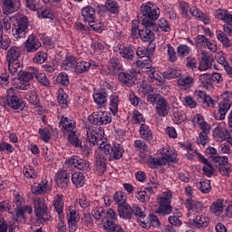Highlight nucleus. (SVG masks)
<instances>
[{"label": "nucleus", "mask_w": 232, "mask_h": 232, "mask_svg": "<svg viewBox=\"0 0 232 232\" xmlns=\"http://www.w3.org/2000/svg\"><path fill=\"white\" fill-rule=\"evenodd\" d=\"M86 140L92 146H99V150L104 154L109 155V160H120L124 155V148L121 143H114L113 145L104 142V140L99 139V133L97 130L87 129Z\"/></svg>", "instance_id": "obj_1"}, {"label": "nucleus", "mask_w": 232, "mask_h": 232, "mask_svg": "<svg viewBox=\"0 0 232 232\" xmlns=\"http://www.w3.org/2000/svg\"><path fill=\"white\" fill-rule=\"evenodd\" d=\"M14 203L16 207L14 208L15 213L13 214V220L24 224L26 222V215H32L34 208L30 205H24V198L19 193H15Z\"/></svg>", "instance_id": "obj_2"}, {"label": "nucleus", "mask_w": 232, "mask_h": 232, "mask_svg": "<svg viewBox=\"0 0 232 232\" xmlns=\"http://www.w3.org/2000/svg\"><path fill=\"white\" fill-rule=\"evenodd\" d=\"M140 14L142 24H155V21L160 17V8L155 4L148 2L141 5Z\"/></svg>", "instance_id": "obj_3"}, {"label": "nucleus", "mask_w": 232, "mask_h": 232, "mask_svg": "<svg viewBox=\"0 0 232 232\" xmlns=\"http://www.w3.org/2000/svg\"><path fill=\"white\" fill-rule=\"evenodd\" d=\"M59 126L67 131L68 140L72 146H79L81 140L77 137V125L74 120H70L68 117L62 116L59 121Z\"/></svg>", "instance_id": "obj_4"}, {"label": "nucleus", "mask_w": 232, "mask_h": 232, "mask_svg": "<svg viewBox=\"0 0 232 232\" xmlns=\"http://www.w3.org/2000/svg\"><path fill=\"white\" fill-rule=\"evenodd\" d=\"M171 191L163 192L162 196L158 197V208L155 209V213L160 217H166L173 213V207L171 206Z\"/></svg>", "instance_id": "obj_5"}, {"label": "nucleus", "mask_w": 232, "mask_h": 232, "mask_svg": "<svg viewBox=\"0 0 232 232\" xmlns=\"http://www.w3.org/2000/svg\"><path fill=\"white\" fill-rule=\"evenodd\" d=\"M28 24H30L28 16L21 14L15 18L14 27L12 28V33L14 39H24V37L26 36L28 32Z\"/></svg>", "instance_id": "obj_6"}, {"label": "nucleus", "mask_w": 232, "mask_h": 232, "mask_svg": "<svg viewBox=\"0 0 232 232\" xmlns=\"http://www.w3.org/2000/svg\"><path fill=\"white\" fill-rule=\"evenodd\" d=\"M88 121L91 124H94V126H106V124H110L112 121L111 113L95 111L89 115Z\"/></svg>", "instance_id": "obj_7"}, {"label": "nucleus", "mask_w": 232, "mask_h": 232, "mask_svg": "<svg viewBox=\"0 0 232 232\" xmlns=\"http://www.w3.org/2000/svg\"><path fill=\"white\" fill-rule=\"evenodd\" d=\"M6 102L12 110H21L24 101L19 95V92L14 87H11L7 90Z\"/></svg>", "instance_id": "obj_8"}, {"label": "nucleus", "mask_w": 232, "mask_h": 232, "mask_svg": "<svg viewBox=\"0 0 232 232\" xmlns=\"http://www.w3.org/2000/svg\"><path fill=\"white\" fill-rule=\"evenodd\" d=\"M198 70H199V72H207V70H211V66H213V56L211 53H209V52L202 49L198 52Z\"/></svg>", "instance_id": "obj_9"}, {"label": "nucleus", "mask_w": 232, "mask_h": 232, "mask_svg": "<svg viewBox=\"0 0 232 232\" xmlns=\"http://www.w3.org/2000/svg\"><path fill=\"white\" fill-rule=\"evenodd\" d=\"M34 208L35 217L38 218V220L41 223L46 222V219L44 218V215L48 213V207L44 203V200L41 198H35L34 199Z\"/></svg>", "instance_id": "obj_10"}, {"label": "nucleus", "mask_w": 232, "mask_h": 232, "mask_svg": "<svg viewBox=\"0 0 232 232\" xmlns=\"http://www.w3.org/2000/svg\"><path fill=\"white\" fill-rule=\"evenodd\" d=\"M144 29L141 30L140 33V39L143 41V43H153L155 41V33L153 32H159V28L156 24H143Z\"/></svg>", "instance_id": "obj_11"}, {"label": "nucleus", "mask_w": 232, "mask_h": 232, "mask_svg": "<svg viewBox=\"0 0 232 232\" xmlns=\"http://www.w3.org/2000/svg\"><path fill=\"white\" fill-rule=\"evenodd\" d=\"M155 110L159 117H167L169 113V110H171L169 102H168L164 96H159L156 101Z\"/></svg>", "instance_id": "obj_12"}, {"label": "nucleus", "mask_w": 232, "mask_h": 232, "mask_svg": "<svg viewBox=\"0 0 232 232\" xmlns=\"http://www.w3.org/2000/svg\"><path fill=\"white\" fill-rule=\"evenodd\" d=\"M66 164L71 168H75L81 171H88L90 169V162L77 156H72L66 160Z\"/></svg>", "instance_id": "obj_13"}, {"label": "nucleus", "mask_w": 232, "mask_h": 232, "mask_svg": "<svg viewBox=\"0 0 232 232\" xmlns=\"http://www.w3.org/2000/svg\"><path fill=\"white\" fill-rule=\"evenodd\" d=\"M1 3L5 15L15 14V12L21 9V1L19 0H1Z\"/></svg>", "instance_id": "obj_14"}, {"label": "nucleus", "mask_w": 232, "mask_h": 232, "mask_svg": "<svg viewBox=\"0 0 232 232\" xmlns=\"http://www.w3.org/2000/svg\"><path fill=\"white\" fill-rule=\"evenodd\" d=\"M53 208L57 212L58 218H64V196L57 194L53 199Z\"/></svg>", "instance_id": "obj_15"}, {"label": "nucleus", "mask_w": 232, "mask_h": 232, "mask_svg": "<svg viewBox=\"0 0 232 232\" xmlns=\"http://www.w3.org/2000/svg\"><path fill=\"white\" fill-rule=\"evenodd\" d=\"M55 182L58 188H65L70 184V173L66 170H60L55 175Z\"/></svg>", "instance_id": "obj_16"}, {"label": "nucleus", "mask_w": 232, "mask_h": 232, "mask_svg": "<svg viewBox=\"0 0 232 232\" xmlns=\"http://www.w3.org/2000/svg\"><path fill=\"white\" fill-rule=\"evenodd\" d=\"M24 46H25L26 52L34 53V52H37L39 48H41L42 44H41V41H39V38H37L34 34H31L26 40Z\"/></svg>", "instance_id": "obj_17"}, {"label": "nucleus", "mask_w": 232, "mask_h": 232, "mask_svg": "<svg viewBox=\"0 0 232 232\" xmlns=\"http://www.w3.org/2000/svg\"><path fill=\"white\" fill-rule=\"evenodd\" d=\"M32 191L34 195H43L52 191V183L46 179L42 180L36 186L32 187Z\"/></svg>", "instance_id": "obj_18"}, {"label": "nucleus", "mask_w": 232, "mask_h": 232, "mask_svg": "<svg viewBox=\"0 0 232 232\" xmlns=\"http://www.w3.org/2000/svg\"><path fill=\"white\" fill-rule=\"evenodd\" d=\"M232 102H222L220 101L218 103V110L215 111V117L218 121H224L226 119V114L229 110H231Z\"/></svg>", "instance_id": "obj_19"}, {"label": "nucleus", "mask_w": 232, "mask_h": 232, "mask_svg": "<svg viewBox=\"0 0 232 232\" xmlns=\"http://www.w3.org/2000/svg\"><path fill=\"white\" fill-rule=\"evenodd\" d=\"M121 70L122 64H121V60H119V58H112L109 61L106 70L109 75H117Z\"/></svg>", "instance_id": "obj_20"}, {"label": "nucleus", "mask_w": 232, "mask_h": 232, "mask_svg": "<svg viewBox=\"0 0 232 232\" xmlns=\"http://www.w3.org/2000/svg\"><path fill=\"white\" fill-rule=\"evenodd\" d=\"M119 53L121 57L127 61H133V57H135V51L133 50V47L126 44H121L119 46Z\"/></svg>", "instance_id": "obj_21"}, {"label": "nucleus", "mask_w": 232, "mask_h": 232, "mask_svg": "<svg viewBox=\"0 0 232 232\" xmlns=\"http://www.w3.org/2000/svg\"><path fill=\"white\" fill-rule=\"evenodd\" d=\"M153 52H155V44H150L148 48L138 47L136 54L140 57V59H151Z\"/></svg>", "instance_id": "obj_22"}, {"label": "nucleus", "mask_w": 232, "mask_h": 232, "mask_svg": "<svg viewBox=\"0 0 232 232\" xmlns=\"http://www.w3.org/2000/svg\"><path fill=\"white\" fill-rule=\"evenodd\" d=\"M118 214L121 218L130 220V218H133V208L130 204L125 203V205L118 207Z\"/></svg>", "instance_id": "obj_23"}, {"label": "nucleus", "mask_w": 232, "mask_h": 232, "mask_svg": "<svg viewBox=\"0 0 232 232\" xmlns=\"http://www.w3.org/2000/svg\"><path fill=\"white\" fill-rule=\"evenodd\" d=\"M82 17H83V21L92 24L95 21V8L92 7V5H87L83 7L81 11Z\"/></svg>", "instance_id": "obj_24"}, {"label": "nucleus", "mask_w": 232, "mask_h": 232, "mask_svg": "<svg viewBox=\"0 0 232 232\" xmlns=\"http://www.w3.org/2000/svg\"><path fill=\"white\" fill-rule=\"evenodd\" d=\"M142 227L150 229V227H160V219L155 214H150L149 218L141 221Z\"/></svg>", "instance_id": "obj_25"}, {"label": "nucleus", "mask_w": 232, "mask_h": 232, "mask_svg": "<svg viewBox=\"0 0 232 232\" xmlns=\"http://www.w3.org/2000/svg\"><path fill=\"white\" fill-rule=\"evenodd\" d=\"M140 137L146 142H151L153 140V131L146 123H141L140 127Z\"/></svg>", "instance_id": "obj_26"}, {"label": "nucleus", "mask_w": 232, "mask_h": 232, "mask_svg": "<svg viewBox=\"0 0 232 232\" xmlns=\"http://www.w3.org/2000/svg\"><path fill=\"white\" fill-rule=\"evenodd\" d=\"M163 162H165V166L167 162H175L177 160V154L172 148L167 147L163 148L161 157Z\"/></svg>", "instance_id": "obj_27"}, {"label": "nucleus", "mask_w": 232, "mask_h": 232, "mask_svg": "<svg viewBox=\"0 0 232 232\" xmlns=\"http://www.w3.org/2000/svg\"><path fill=\"white\" fill-rule=\"evenodd\" d=\"M21 57V49L17 46L11 47L6 53L5 61L6 63H13L19 61Z\"/></svg>", "instance_id": "obj_28"}, {"label": "nucleus", "mask_w": 232, "mask_h": 232, "mask_svg": "<svg viewBox=\"0 0 232 232\" xmlns=\"http://www.w3.org/2000/svg\"><path fill=\"white\" fill-rule=\"evenodd\" d=\"M77 65V58L73 55L65 56L64 60L62 62V68L67 72L71 70H75Z\"/></svg>", "instance_id": "obj_29"}, {"label": "nucleus", "mask_w": 232, "mask_h": 232, "mask_svg": "<svg viewBox=\"0 0 232 232\" xmlns=\"http://www.w3.org/2000/svg\"><path fill=\"white\" fill-rule=\"evenodd\" d=\"M191 15L193 17H196V19H198V21H201L204 23V24H210L211 22L209 20V16L208 14H204L198 7L195 6L190 10Z\"/></svg>", "instance_id": "obj_30"}, {"label": "nucleus", "mask_w": 232, "mask_h": 232, "mask_svg": "<svg viewBox=\"0 0 232 232\" xmlns=\"http://www.w3.org/2000/svg\"><path fill=\"white\" fill-rule=\"evenodd\" d=\"M214 16L218 21H223V23H229L232 21V14L226 9H218L214 12Z\"/></svg>", "instance_id": "obj_31"}, {"label": "nucleus", "mask_w": 232, "mask_h": 232, "mask_svg": "<svg viewBox=\"0 0 232 232\" xmlns=\"http://www.w3.org/2000/svg\"><path fill=\"white\" fill-rule=\"evenodd\" d=\"M118 79L121 84L124 86H128V88H131V86H135V82L133 81V75L128 72H119Z\"/></svg>", "instance_id": "obj_32"}, {"label": "nucleus", "mask_w": 232, "mask_h": 232, "mask_svg": "<svg viewBox=\"0 0 232 232\" xmlns=\"http://www.w3.org/2000/svg\"><path fill=\"white\" fill-rule=\"evenodd\" d=\"M209 224V218L206 215H198L193 219L192 226L194 227H197L198 229H200V227H208Z\"/></svg>", "instance_id": "obj_33"}, {"label": "nucleus", "mask_w": 232, "mask_h": 232, "mask_svg": "<svg viewBox=\"0 0 232 232\" xmlns=\"http://www.w3.org/2000/svg\"><path fill=\"white\" fill-rule=\"evenodd\" d=\"M94 102L98 104V106L104 107L108 104V93L104 91H100L93 93Z\"/></svg>", "instance_id": "obj_34"}, {"label": "nucleus", "mask_w": 232, "mask_h": 232, "mask_svg": "<svg viewBox=\"0 0 232 232\" xmlns=\"http://www.w3.org/2000/svg\"><path fill=\"white\" fill-rule=\"evenodd\" d=\"M12 84L16 90H28L30 88V82L22 76L19 78H14Z\"/></svg>", "instance_id": "obj_35"}, {"label": "nucleus", "mask_w": 232, "mask_h": 232, "mask_svg": "<svg viewBox=\"0 0 232 232\" xmlns=\"http://www.w3.org/2000/svg\"><path fill=\"white\" fill-rule=\"evenodd\" d=\"M192 122L194 126H198L199 130H208L211 128L209 123H208V121L204 120V116H202L201 114H196L192 120Z\"/></svg>", "instance_id": "obj_36"}, {"label": "nucleus", "mask_w": 232, "mask_h": 232, "mask_svg": "<svg viewBox=\"0 0 232 232\" xmlns=\"http://www.w3.org/2000/svg\"><path fill=\"white\" fill-rule=\"evenodd\" d=\"M134 66L140 68V70H149L150 72L153 68V62L151 58H141L134 63Z\"/></svg>", "instance_id": "obj_37"}, {"label": "nucleus", "mask_w": 232, "mask_h": 232, "mask_svg": "<svg viewBox=\"0 0 232 232\" xmlns=\"http://www.w3.org/2000/svg\"><path fill=\"white\" fill-rule=\"evenodd\" d=\"M128 196L124 191H116L113 195V202L117 204L118 208L128 204Z\"/></svg>", "instance_id": "obj_38"}, {"label": "nucleus", "mask_w": 232, "mask_h": 232, "mask_svg": "<svg viewBox=\"0 0 232 232\" xmlns=\"http://www.w3.org/2000/svg\"><path fill=\"white\" fill-rule=\"evenodd\" d=\"M105 6L107 7L109 14H112L113 15H119L121 12V5H119V3L117 1L107 0L105 2Z\"/></svg>", "instance_id": "obj_39"}, {"label": "nucleus", "mask_w": 232, "mask_h": 232, "mask_svg": "<svg viewBox=\"0 0 232 232\" xmlns=\"http://www.w3.org/2000/svg\"><path fill=\"white\" fill-rule=\"evenodd\" d=\"M198 82L206 88V90H213V82L211 81V74L203 73L198 76Z\"/></svg>", "instance_id": "obj_40"}, {"label": "nucleus", "mask_w": 232, "mask_h": 232, "mask_svg": "<svg viewBox=\"0 0 232 232\" xmlns=\"http://www.w3.org/2000/svg\"><path fill=\"white\" fill-rule=\"evenodd\" d=\"M216 37H217L218 41H219V43H221V44H223L224 48H231L232 47L231 40H229V38L227 37V34H226L225 32H222L220 30L216 31Z\"/></svg>", "instance_id": "obj_41"}, {"label": "nucleus", "mask_w": 232, "mask_h": 232, "mask_svg": "<svg viewBox=\"0 0 232 232\" xmlns=\"http://www.w3.org/2000/svg\"><path fill=\"white\" fill-rule=\"evenodd\" d=\"M185 205L188 208V209H190V211H202V202L195 200L192 198H187Z\"/></svg>", "instance_id": "obj_42"}, {"label": "nucleus", "mask_w": 232, "mask_h": 232, "mask_svg": "<svg viewBox=\"0 0 232 232\" xmlns=\"http://www.w3.org/2000/svg\"><path fill=\"white\" fill-rule=\"evenodd\" d=\"M7 66L12 75H20L21 72H23V64L19 60L16 62H7Z\"/></svg>", "instance_id": "obj_43"}, {"label": "nucleus", "mask_w": 232, "mask_h": 232, "mask_svg": "<svg viewBox=\"0 0 232 232\" xmlns=\"http://www.w3.org/2000/svg\"><path fill=\"white\" fill-rule=\"evenodd\" d=\"M181 217L182 212L176 210V212H173L172 216L169 217V223L173 227H180V226H182V221L179 218H180Z\"/></svg>", "instance_id": "obj_44"}, {"label": "nucleus", "mask_w": 232, "mask_h": 232, "mask_svg": "<svg viewBox=\"0 0 232 232\" xmlns=\"http://www.w3.org/2000/svg\"><path fill=\"white\" fill-rule=\"evenodd\" d=\"M72 182L77 188H82L84 186V182H86L84 179V174L82 172H74L72 174Z\"/></svg>", "instance_id": "obj_45"}, {"label": "nucleus", "mask_w": 232, "mask_h": 232, "mask_svg": "<svg viewBox=\"0 0 232 232\" xmlns=\"http://www.w3.org/2000/svg\"><path fill=\"white\" fill-rule=\"evenodd\" d=\"M103 227L107 232H124L122 227L119 224H115L113 221L106 220L103 222Z\"/></svg>", "instance_id": "obj_46"}, {"label": "nucleus", "mask_w": 232, "mask_h": 232, "mask_svg": "<svg viewBox=\"0 0 232 232\" xmlns=\"http://www.w3.org/2000/svg\"><path fill=\"white\" fill-rule=\"evenodd\" d=\"M68 99H69V97L66 94V92H64V90L60 88L58 90V96H57V101H58L59 106H61V108H63V109L68 108V102H69Z\"/></svg>", "instance_id": "obj_47"}, {"label": "nucleus", "mask_w": 232, "mask_h": 232, "mask_svg": "<svg viewBox=\"0 0 232 232\" xmlns=\"http://www.w3.org/2000/svg\"><path fill=\"white\" fill-rule=\"evenodd\" d=\"M194 80L191 76H185L178 79V86L181 88V90H188L193 86Z\"/></svg>", "instance_id": "obj_48"}, {"label": "nucleus", "mask_w": 232, "mask_h": 232, "mask_svg": "<svg viewBox=\"0 0 232 232\" xmlns=\"http://www.w3.org/2000/svg\"><path fill=\"white\" fill-rule=\"evenodd\" d=\"M90 70V63L86 61L76 62V66L74 67V73L76 75H81V73H86Z\"/></svg>", "instance_id": "obj_49"}, {"label": "nucleus", "mask_w": 232, "mask_h": 232, "mask_svg": "<svg viewBox=\"0 0 232 232\" xmlns=\"http://www.w3.org/2000/svg\"><path fill=\"white\" fill-rule=\"evenodd\" d=\"M209 133H211V128L201 130L198 134V144H201V146H206V144L209 142Z\"/></svg>", "instance_id": "obj_50"}, {"label": "nucleus", "mask_w": 232, "mask_h": 232, "mask_svg": "<svg viewBox=\"0 0 232 232\" xmlns=\"http://www.w3.org/2000/svg\"><path fill=\"white\" fill-rule=\"evenodd\" d=\"M188 119V115L184 111H179V109H175L173 111L172 121L175 124H182Z\"/></svg>", "instance_id": "obj_51"}, {"label": "nucleus", "mask_w": 232, "mask_h": 232, "mask_svg": "<svg viewBox=\"0 0 232 232\" xmlns=\"http://www.w3.org/2000/svg\"><path fill=\"white\" fill-rule=\"evenodd\" d=\"M210 210L218 217H220V214L224 211V200L218 199L216 202L212 203Z\"/></svg>", "instance_id": "obj_52"}, {"label": "nucleus", "mask_w": 232, "mask_h": 232, "mask_svg": "<svg viewBox=\"0 0 232 232\" xmlns=\"http://www.w3.org/2000/svg\"><path fill=\"white\" fill-rule=\"evenodd\" d=\"M140 22L139 19H134L131 22V37L132 39H139L140 37V34L142 30L139 29Z\"/></svg>", "instance_id": "obj_53"}, {"label": "nucleus", "mask_w": 232, "mask_h": 232, "mask_svg": "<svg viewBox=\"0 0 232 232\" xmlns=\"http://www.w3.org/2000/svg\"><path fill=\"white\" fill-rule=\"evenodd\" d=\"M186 67L192 72L198 70V62L197 58L193 55H188L186 58Z\"/></svg>", "instance_id": "obj_54"}, {"label": "nucleus", "mask_w": 232, "mask_h": 232, "mask_svg": "<svg viewBox=\"0 0 232 232\" xmlns=\"http://www.w3.org/2000/svg\"><path fill=\"white\" fill-rule=\"evenodd\" d=\"M181 73L179 70L177 69H167L165 72H162V76L164 77V80L168 79L170 81V79H177V77H180Z\"/></svg>", "instance_id": "obj_55"}, {"label": "nucleus", "mask_w": 232, "mask_h": 232, "mask_svg": "<svg viewBox=\"0 0 232 232\" xmlns=\"http://www.w3.org/2000/svg\"><path fill=\"white\" fill-rule=\"evenodd\" d=\"M23 174L25 179H37V170H35V169L30 165L24 167Z\"/></svg>", "instance_id": "obj_56"}, {"label": "nucleus", "mask_w": 232, "mask_h": 232, "mask_svg": "<svg viewBox=\"0 0 232 232\" xmlns=\"http://www.w3.org/2000/svg\"><path fill=\"white\" fill-rule=\"evenodd\" d=\"M136 198L141 202V204H145V202H150L151 198V194L147 190H140L135 192Z\"/></svg>", "instance_id": "obj_57"}, {"label": "nucleus", "mask_w": 232, "mask_h": 232, "mask_svg": "<svg viewBox=\"0 0 232 232\" xmlns=\"http://www.w3.org/2000/svg\"><path fill=\"white\" fill-rule=\"evenodd\" d=\"M48 59V54L43 51L36 53L33 58L34 64H44Z\"/></svg>", "instance_id": "obj_58"}, {"label": "nucleus", "mask_w": 232, "mask_h": 232, "mask_svg": "<svg viewBox=\"0 0 232 232\" xmlns=\"http://www.w3.org/2000/svg\"><path fill=\"white\" fill-rule=\"evenodd\" d=\"M147 165L149 168H155L157 166H165L164 160L160 158H153L152 156H150L147 160Z\"/></svg>", "instance_id": "obj_59"}, {"label": "nucleus", "mask_w": 232, "mask_h": 232, "mask_svg": "<svg viewBox=\"0 0 232 232\" xmlns=\"http://www.w3.org/2000/svg\"><path fill=\"white\" fill-rule=\"evenodd\" d=\"M157 28H159L161 32L169 33L171 32V25L168 23L166 18H160L157 22Z\"/></svg>", "instance_id": "obj_60"}, {"label": "nucleus", "mask_w": 232, "mask_h": 232, "mask_svg": "<svg viewBox=\"0 0 232 232\" xmlns=\"http://www.w3.org/2000/svg\"><path fill=\"white\" fill-rule=\"evenodd\" d=\"M110 110L112 113H117L119 110V95L116 93L110 96Z\"/></svg>", "instance_id": "obj_61"}, {"label": "nucleus", "mask_w": 232, "mask_h": 232, "mask_svg": "<svg viewBox=\"0 0 232 232\" xmlns=\"http://www.w3.org/2000/svg\"><path fill=\"white\" fill-rule=\"evenodd\" d=\"M198 188L201 193H209V191H211V181L208 179H201L198 183Z\"/></svg>", "instance_id": "obj_62"}, {"label": "nucleus", "mask_w": 232, "mask_h": 232, "mask_svg": "<svg viewBox=\"0 0 232 232\" xmlns=\"http://www.w3.org/2000/svg\"><path fill=\"white\" fill-rule=\"evenodd\" d=\"M10 43H12V40H10V37L7 35L3 34V29L0 31V48L1 50H8L10 48Z\"/></svg>", "instance_id": "obj_63"}, {"label": "nucleus", "mask_w": 232, "mask_h": 232, "mask_svg": "<svg viewBox=\"0 0 232 232\" xmlns=\"http://www.w3.org/2000/svg\"><path fill=\"white\" fill-rule=\"evenodd\" d=\"M25 99L30 104H33V106H37V104H39V96H37V92H35V90L30 91L26 94Z\"/></svg>", "instance_id": "obj_64"}]
</instances>
